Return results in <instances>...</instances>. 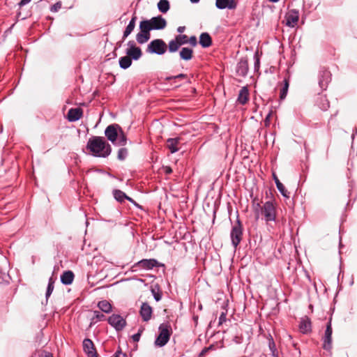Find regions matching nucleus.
Masks as SVG:
<instances>
[{"label":"nucleus","instance_id":"8fccbe9b","mask_svg":"<svg viewBox=\"0 0 357 357\" xmlns=\"http://www.w3.org/2000/svg\"><path fill=\"white\" fill-rule=\"evenodd\" d=\"M43 352H40L39 351H36L33 352L30 357H43Z\"/></svg>","mask_w":357,"mask_h":357},{"label":"nucleus","instance_id":"20e7f679","mask_svg":"<svg viewBox=\"0 0 357 357\" xmlns=\"http://www.w3.org/2000/svg\"><path fill=\"white\" fill-rule=\"evenodd\" d=\"M243 231V225L241 221L238 219L236 223L233 225L230 233L231 243L235 248H237L242 240Z\"/></svg>","mask_w":357,"mask_h":357},{"label":"nucleus","instance_id":"39448f33","mask_svg":"<svg viewBox=\"0 0 357 357\" xmlns=\"http://www.w3.org/2000/svg\"><path fill=\"white\" fill-rule=\"evenodd\" d=\"M167 45L162 39H155L152 40L147 46L146 51L151 54H157L159 55L166 52Z\"/></svg>","mask_w":357,"mask_h":357},{"label":"nucleus","instance_id":"423d86ee","mask_svg":"<svg viewBox=\"0 0 357 357\" xmlns=\"http://www.w3.org/2000/svg\"><path fill=\"white\" fill-rule=\"evenodd\" d=\"M140 31L137 34L136 39L139 44L146 43L151 38L150 31L151 27L149 24L145 23L143 20L139 23Z\"/></svg>","mask_w":357,"mask_h":357},{"label":"nucleus","instance_id":"b1692460","mask_svg":"<svg viewBox=\"0 0 357 357\" xmlns=\"http://www.w3.org/2000/svg\"><path fill=\"white\" fill-rule=\"evenodd\" d=\"M179 54L181 59L188 61L193 56V50L189 47H183L180 51Z\"/></svg>","mask_w":357,"mask_h":357},{"label":"nucleus","instance_id":"f704fd0d","mask_svg":"<svg viewBox=\"0 0 357 357\" xmlns=\"http://www.w3.org/2000/svg\"><path fill=\"white\" fill-rule=\"evenodd\" d=\"M175 38L178 40V42L180 43L181 45L188 43V37L186 35L179 34L178 36H176Z\"/></svg>","mask_w":357,"mask_h":357},{"label":"nucleus","instance_id":"3c124183","mask_svg":"<svg viewBox=\"0 0 357 357\" xmlns=\"http://www.w3.org/2000/svg\"><path fill=\"white\" fill-rule=\"evenodd\" d=\"M163 169L166 174H170L172 172V169L169 166L164 167Z\"/></svg>","mask_w":357,"mask_h":357},{"label":"nucleus","instance_id":"7ed1b4c3","mask_svg":"<svg viewBox=\"0 0 357 357\" xmlns=\"http://www.w3.org/2000/svg\"><path fill=\"white\" fill-rule=\"evenodd\" d=\"M160 333L157 337L155 344L159 347H163L165 345L172 333V329L169 323H163L159 326Z\"/></svg>","mask_w":357,"mask_h":357},{"label":"nucleus","instance_id":"393cba45","mask_svg":"<svg viewBox=\"0 0 357 357\" xmlns=\"http://www.w3.org/2000/svg\"><path fill=\"white\" fill-rule=\"evenodd\" d=\"M132 64V59L128 56H124L119 59V66L123 69L129 68Z\"/></svg>","mask_w":357,"mask_h":357},{"label":"nucleus","instance_id":"2eb2a0df","mask_svg":"<svg viewBox=\"0 0 357 357\" xmlns=\"http://www.w3.org/2000/svg\"><path fill=\"white\" fill-rule=\"evenodd\" d=\"M83 111L81 108H71L68 110L67 114V118L69 121H76L82 118Z\"/></svg>","mask_w":357,"mask_h":357},{"label":"nucleus","instance_id":"7c9ffc66","mask_svg":"<svg viewBox=\"0 0 357 357\" xmlns=\"http://www.w3.org/2000/svg\"><path fill=\"white\" fill-rule=\"evenodd\" d=\"M113 195H114V198L118 202H123V200L126 197V195L123 191H121L120 190H114L113 191Z\"/></svg>","mask_w":357,"mask_h":357},{"label":"nucleus","instance_id":"a18cd8bd","mask_svg":"<svg viewBox=\"0 0 357 357\" xmlns=\"http://www.w3.org/2000/svg\"><path fill=\"white\" fill-rule=\"evenodd\" d=\"M113 357H128L127 354L123 353L121 349L116 351Z\"/></svg>","mask_w":357,"mask_h":357},{"label":"nucleus","instance_id":"052dcab7","mask_svg":"<svg viewBox=\"0 0 357 357\" xmlns=\"http://www.w3.org/2000/svg\"><path fill=\"white\" fill-rule=\"evenodd\" d=\"M192 3H197L199 0H190Z\"/></svg>","mask_w":357,"mask_h":357},{"label":"nucleus","instance_id":"c85d7f7f","mask_svg":"<svg viewBox=\"0 0 357 357\" xmlns=\"http://www.w3.org/2000/svg\"><path fill=\"white\" fill-rule=\"evenodd\" d=\"M268 347L271 352V357H278V351L276 349L275 344L273 338L268 340Z\"/></svg>","mask_w":357,"mask_h":357},{"label":"nucleus","instance_id":"e2e57ef3","mask_svg":"<svg viewBox=\"0 0 357 357\" xmlns=\"http://www.w3.org/2000/svg\"><path fill=\"white\" fill-rule=\"evenodd\" d=\"M89 357H98V354H92L91 356H89Z\"/></svg>","mask_w":357,"mask_h":357},{"label":"nucleus","instance_id":"680f3d73","mask_svg":"<svg viewBox=\"0 0 357 357\" xmlns=\"http://www.w3.org/2000/svg\"><path fill=\"white\" fill-rule=\"evenodd\" d=\"M323 73H324V75H328L329 74V72H328V71L325 70V71H324V72H323Z\"/></svg>","mask_w":357,"mask_h":357},{"label":"nucleus","instance_id":"6e6552de","mask_svg":"<svg viewBox=\"0 0 357 357\" xmlns=\"http://www.w3.org/2000/svg\"><path fill=\"white\" fill-rule=\"evenodd\" d=\"M145 23L148 22L151 30L153 29H163L167 26V22L165 18L159 15L158 17H153L149 20H143Z\"/></svg>","mask_w":357,"mask_h":357},{"label":"nucleus","instance_id":"5fc2aeb1","mask_svg":"<svg viewBox=\"0 0 357 357\" xmlns=\"http://www.w3.org/2000/svg\"><path fill=\"white\" fill-rule=\"evenodd\" d=\"M273 179L275 182L276 186L278 185V184L281 183V182L280 181L279 178H278V176L275 175V173L273 174Z\"/></svg>","mask_w":357,"mask_h":357},{"label":"nucleus","instance_id":"1a4fd4ad","mask_svg":"<svg viewBox=\"0 0 357 357\" xmlns=\"http://www.w3.org/2000/svg\"><path fill=\"white\" fill-rule=\"evenodd\" d=\"M108 323L116 331H119L126 325V320L119 314H112L108 318Z\"/></svg>","mask_w":357,"mask_h":357},{"label":"nucleus","instance_id":"79ce46f5","mask_svg":"<svg viewBox=\"0 0 357 357\" xmlns=\"http://www.w3.org/2000/svg\"><path fill=\"white\" fill-rule=\"evenodd\" d=\"M142 332V330H139L137 333L132 336V339L135 342H137L139 340Z\"/></svg>","mask_w":357,"mask_h":357},{"label":"nucleus","instance_id":"f03ea898","mask_svg":"<svg viewBox=\"0 0 357 357\" xmlns=\"http://www.w3.org/2000/svg\"><path fill=\"white\" fill-rule=\"evenodd\" d=\"M252 208L257 220L259 218V215H261L266 222L275 220L276 210L272 202H266L261 206L259 202H257L256 199H254L252 202Z\"/></svg>","mask_w":357,"mask_h":357},{"label":"nucleus","instance_id":"c756f323","mask_svg":"<svg viewBox=\"0 0 357 357\" xmlns=\"http://www.w3.org/2000/svg\"><path fill=\"white\" fill-rule=\"evenodd\" d=\"M116 142H117L116 143L115 142V144H117L119 146H124L126 144L127 138H126V136L122 129H121V132H120L119 134L118 139H117Z\"/></svg>","mask_w":357,"mask_h":357},{"label":"nucleus","instance_id":"4d7b16f0","mask_svg":"<svg viewBox=\"0 0 357 357\" xmlns=\"http://www.w3.org/2000/svg\"><path fill=\"white\" fill-rule=\"evenodd\" d=\"M259 59L258 57H256L255 67L259 68Z\"/></svg>","mask_w":357,"mask_h":357},{"label":"nucleus","instance_id":"a211bd4d","mask_svg":"<svg viewBox=\"0 0 357 357\" xmlns=\"http://www.w3.org/2000/svg\"><path fill=\"white\" fill-rule=\"evenodd\" d=\"M180 142V138H169L166 142L167 147L170 150L172 153H174L178 151V145Z\"/></svg>","mask_w":357,"mask_h":357},{"label":"nucleus","instance_id":"412c9836","mask_svg":"<svg viewBox=\"0 0 357 357\" xmlns=\"http://www.w3.org/2000/svg\"><path fill=\"white\" fill-rule=\"evenodd\" d=\"M299 329L303 333H307L311 331V321L307 317L301 319Z\"/></svg>","mask_w":357,"mask_h":357},{"label":"nucleus","instance_id":"6e6d98bb","mask_svg":"<svg viewBox=\"0 0 357 357\" xmlns=\"http://www.w3.org/2000/svg\"><path fill=\"white\" fill-rule=\"evenodd\" d=\"M185 26H178L177 28V31L179 33H182L185 31Z\"/></svg>","mask_w":357,"mask_h":357},{"label":"nucleus","instance_id":"5701e85b","mask_svg":"<svg viewBox=\"0 0 357 357\" xmlns=\"http://www.w3.org/2000/svg\"><path fill=\"white\" fill-rule=\"evenodd\" d=\"M74 277V273L71 271H67L61 275V281L63 284L68 285L72 284Z\"/></svg>","mask_w":357,"mask_h":357},{"label":"nucleus","instance_id":"cd10ccee","mask_svg":"<svg viewBox=\"0 0 357 357\" xmlns=\"http://www.w3.org/2000/svg\"><path fill=\"white\" fill-rule=\"evenodd\" d=\"M181 46V45L175 38L174 40H172L169 42L167 47L170 52H175L179 49Z\"/></svg>","mask_w":357,"mask_h":357},{"label":"nucleus","instance_id":"ddd939ff","mask_svg":"<svg viewBox=\"0 0 357 357\" xmlns=\"http://www.w3.org/2000/svg\"><path fill=\"white\" fill-rule=\"evenodd\" d=\"M215 6L219 9H235L237 6L236 0H216Z\"/></svg>","mask_w":357,"mask_h":357},{"label":"nucleus","instance_id":"c03bdc74","mask_svg":"<svg viewBox=\"0 0 357 357\" xmlns=\"http://www.w3.org/2000/svg\"><path fill=\"white\" fill-rule=\"evenodd\" d=\"M213 348H214V347H213V345H211V346H210V347H205V348H204V349L201 351V353H200L199 356H205V355H206V354L208 351H210V350H211V349H213Z\"/></svg>","mask_w":357,"mask_h":357},{"label":"nucleus","instance_id":"9b49d317","mask_svg":"<svg viewBox=\"0 0 357 357\" xmlns=\"http://www.w3.org/2000/svg\"><path fill=\"white\" fill-rule=\"evenodd\" d=\"M286 24L290 27H294L299 19L298 10L296 9H291L285 15Z\"/></svg>","mask_w":357,"mask_h":357},{"label":"nucleus","instance_id":"9d476101","mask_svg":"<svg viewBox=\"0 0 357 357\" xmlns=\"http://www.w3.org/2000/svg\"><path fill=\"white\" fill-rule=\"evenodd\" d=\"M332 327L331 321L328 322L323 337V348L326 350H330L332 347Z\"/></svg>","mask_w":357,"mask_h":357},{"label":"nucleus","instance_id":"bf43d9fd","mask_svg":"<svg viewBox=\"0 0 357 357\" xmlns=\"http://www.w3.org/2000/svg\"><path fill=\"white\" fill-rule=\"evenodd\" d=\"M270 2L276 3L278 2L280 0H268Z\"/></svg>","mask_w":357,"mask_h":357},{"label":"nucleus","instance_id":"bb28decb","mask_svg":"<svg viewBox=\"0 0 357 357\" xmlns=\"http://www.w3.org/2000/svg\"><path fill=\"white\" fill-rule=\"evenodd\" d=\"M158 8L160 12L165 13L169 9V3L167 0H160Z\"/></svg>","mask_w":357,"mask_h":357},{"label":"nucleus","instance_id":"09e8293b","mask_svg":"<svg viewBox=\"0 0 357 357\" xmlns=\"http://www.w3.org/2000/svg\"><path fill=\"white\" fill-rule=\"evenodd\" d=\"M226 321V314L225 312H222L219 318V324H222L224 321Z\"/></svg>","mask_w":357,"mask_h":357},{"label":"nucleus","instance_id":"58836bf2","mask_svg":"<svg viewBox=\"0 0 357 357\" xmlns=\"http://www.w3.org/2000/svg\"><path fill=\"white\" fill-rule=\"evenodd\" d=\"M94 315H95V317H93V319H96L97 321L102 320L105 317L103 314L100 313L98 311H95L94 312Z\"/></svg>","mask_w":357,"mask_h":357},{"label":"nucleus","instance_id":"e433bc0d","mask_svg":"<svg viewBox=\"0 0 357 357\" xmlns=\"http://www.w3.org/2000/svg\"><path fill=\"white\" fill-rule=\"evenodd\" d=\"M135 27V26L134 25L128 24V25L126 26V28L123 32V38L125 39L126 38H127L132 32Z\"/></svg>","mask_w":357,"mask_h":357},{"label":"nucleus","instance_id":"f8f14e48","mask_svg":"<svg viewBox=\"0 0 357 357\" xmlns=\"http://www.w3.org/2000/svg\"><path fill=\"white\" fill-rule=\"evenodd\" d=\"M128 45L130 47L127 49L126 54L127 55L132 59L137 60L139 59L142 55V52L139 47H136L135 44L132 42H129Z\"/></svg>","mask_w":357,"mask_h":357},{"label":"nucleus","instance_id":"6ab92c4d","mask_svg":"<svg viewBox=\"0 0 357 357\" xmlns=\"http://www.w3.org/2000/svg\"><path fill=\"white\" fill-rule=\"evenodd\" d=\"M249 100V91L246 86H243L239 91L237 101L241 105H245Z\"/></svg>","mask_w":357,"mask_h":357},{"label":"nucleus","instance_id":"864d4df0","mask_svg":"<svg viewBox=\"0 0 357 357\" xmlns=\"http://www.w3.org/2000/svg\"><path fill=\"white\" fill-rule=\"evenodd\" d=\"M31 1V0H21L20 2L19 3V5L20 6H23L29 3Z\"/></svg>","mask_w":357,"mask_h":357},{"label":"nucleus","instance_id":"f257e3e1","mask_svg":"<svg viewBox=\"0 0 357 357\" xmlns=\"http://www.w3.org/2000/svg\"><path fill=\"white\" fill-rule=\"evenodd\" d=\"M86 148L96 157H107L112 151L111 146L102 137H93L87 142Z\"/></svg>","mask_w":357,"mask_h":357},{"label":"nucleus","instance_id":"13d9d810","mask_svg":"<svg viewBox=\"0 0 357 357\" xmlns=\"http://www.w3.org/2000/svg\"><path fill=\"white\" fill-rule=\"evenodd\" d=\"M125 199H128V201L133 202V203L135 202L132 198L128 197L127 195H126V197L125 198Z\"/></svg>","mask_w":357,"mask_h":357},{"label":"nucleus","instance_id":"f3484780","mask_svg":"<svg viewBox=\"0 0 357 357\" xmlns=\"http://www.w3.org/2000/svg\"><path fill=\"white\" fill-rule=\"evenodd\" d=\"M137 265L144 269H152L158 265V261L154 259H142Z\"/></svg>","mask_w":357,"mask_h":357},{"label":"nucleus","instance_id":"de8ad7c7","mask_svg":"<svg viewBox=\"0 0 357 357\" xmlns=\"http://www.w3.org/2000/svg\"><path fill=\"white\" fill-rule=\"evenodd\" d=\"M152 293L153 294L154 298L157 301L161 299V294L160 293L155 292L154 289H152Z\"/></svg>","mask_w":357,"mask_h":357},{"label":"nucleus","instance_id":"0eeeda50","mask_svg":"<svg viewBox=\"0 0 357 357\" xmlns=\"http://www.w3.org/2000/svg\"><path fill=\"white\" fill-rule=\"evenodd\" d=\"M121 126L118 124H111L106 128L105 135L108 140L115 144V142L118 139L119 134L121 132Z\"/></svg>","mask_w":357,"mask_h":357},{"label":"nucleus","instance_id":"ea45409f","mask_svg":"<svg viewBox=\"0 0 357 357\" xmlns=\"http://www.w3.org/2000/svg\"><path fill=\"white\" fill-rule=\"evenodd\" d=\"M61 6H62L61 2H60V1L56 2L51 7V11L57 12L61 8Z\"/></svg>","mask_w":357,"mask_h":357},{"label":"nucleus","instance_id":"37998d69","mask_svg":"<svg viewBox=\"0 0 357 357\" xmlns=\"http://www.w3.org/2000/svg\"><path fill=\"white\" fill-rule=\"evenodd\" d=\"M321 100H323L325 102L323 103L322 106H321V109L323 110H326L329 107H330V105H329V102L324 97H321Z\"/></svg>","mask_w":357,"mask_h":357},{"label":"nucleus","instance_id":"473e14b6","mask_svg":"<svg viewBox=\"0 0 357 357\" xmlns=\"http://www.w3.org/2000/svg\"><path fill=\"white\" fill-rule=\"evenodd\" d=\"M54 280H53L52 278H50L49 280V283H48V286H47V291H46L47 299L50 296L51 294L52 293V291L54 290Z\"/></svg>","mask_w":357,"mask_h":357},{"label":"nucleus","instance_id":"aec40b11","mask_svg":"<svg viewBox=\"0 0 357 357\" xmlns=\"http://www.w3.org/2000/svg\"><path fill=\"white\" fill-rule=\"evenodd\" d=\"M248 71V62L247 59H241L237 66V73L242 76H245Z\"/></svg>","mask_w":357,"mask_h":357},{"label":"nucleus","instance_id":"a878e982","mask_svg":"<svg viewBox=\"0 0 357 357\" xmlns=\"http://www.w3.org/2000/svg\"><path fill=\"white\" fill-rule=\"evenodd\" d=\"M98 307L105 313H109L112 310L111 304L105 300L98 302Z\"/></svg>","mask_w":357,"mask_h":357},{"label":"nucleus","instance_id":"72a5a7b5","mask_svg":"<svg viewBox=\"0 0 357 357\" xmlns=\"http://www.w3.org/2000/svg\"><path fill=\"white\" fill-rule=\"evenodd\" d=\"M128 149L126 148H121L118 151L117 158L120 160H123L126 158L128 155Z\"/></svg>","mask_w":357,"mask_h":357},{"label":"nucleus","instance_id":"49530a36","mask_svg":"<svg viewBox=\"0 0 357 357\" xmlns=\"http://www.w3.org/2000/svg\"><path fill=\"white\" fill-rule=\"evenodd\" d=\"M272 114H273V113H272V112H271L266 116V119L264 120V123H265V126H269L270 121H271V117Z\"/></svg>","mask_w":357,"mask_h":357},{"label":"nucleus","instance_id":"2f4dec72","mask_svg":"<svg viewBox=\"0 0 357 357\" xmlns=\"http://www.w3.org/2000/svg\"><path fill=\"white\" fill-rule=\"evenodd\" d=\"M284 86L280 90V98L281 100H284L287 94L288 89H289V81L288 79H284Z\"/></svg>","mask_w":357,"mask_h":357},{"label":"nucleus","instance_id":"603ef678","mask_svg":"<svg viewBox=\"0 0 357 357\" xmlns=\"http://www.w3.org/2000/svg\"><path fill=\"white\" fill-rule=\"evenodd\" d=\"M136 20H137V16L135 15H134L132 16L131 20L130 21L129 24L134 25L135 26Z\"/></svg>","mask_w":357,"mask_h":357},{"label":"nucleus","instance_id":"4c0bfd02","mask_svg":"<svg viewBox=\"0 0 357 357\" xmlns=\"http://www.w3.org/2000/svg\"><path fill=\"white\" fill-rule=\"evenodd\" d=\"M185 77H187V75L181 73V74H179L178 75H176V76L167 77L166 78V80L169 81V80H172V79H183V78H185Z\"/></svg>","mask_w":357,"mask_h":357},{"label":"nucleus","instance_id":"a19ab883","mask_svg":"<svg viewBox=\"0 0 357 357\" xmlns=\"http://www.w3.org/2000/svg\"><path fill=\"white\" fill-rule=\"evenodd\" d=\"M188 43L191 45L192 47H195L197 45V40L196 36H192L188 38Z\"/></svg>","mask_w":357,"mask_h":357},{"label":"nucleus","instance_id":"dca6fc26","mask_svg":"<svg viewBox=\"0 0 357 357\" xmlns=\"http://www.w3.org/2000/svg\"><path fill=\"white\" fill-rule=\"evenodd\" d=\"M83 348L88 356L97 353L93 342L90 339H85L83 341Z\"/></svg>","mask_w":357,"mask_h":357},{"label":"nucleus","instance_id":"c9c22d12","mask_svg":"<svg viewBox=\"0 0 357 357\" xmlns=\"http://www.w3.org/2000/svg\"><path fill=\"white\" fill-rule=\"evenodd\" d=\"M277 188L284 197H289V192L287 191V190L285 188V187L282 183L280 184L278 183Z\"/></svg>","mask_w":357,"mask_h":357},{"label":"nucleus","instance_id":"4468645a","mask_svg":"<svg viewBox=\"0 0 357 357\" xmlns=\"http://www.w3.org/2000/svg\"><path fill=\"white\" fill-rule=\"evenodd\" d=\"M140 315L144 321H148L151 319L153 313L152 307L146 303H143L140 311Z\"/></svg>","mask_w":357,"mask_h":357},{"label":"nucleus","instance_id":"4be33fe9","mask_svg":"<svg viewBox=\"0 0 357 357\" xmlns=\"http://www.w3.org/2000/svg\"><path fill=\"white\" fill-rule=\"evenodd\" d=\"M199 44L203 47H208L212 45V38L208 33H202L199 36Z\"/></svg>","mask_w":357,"mask_h":357}]
</instances>
